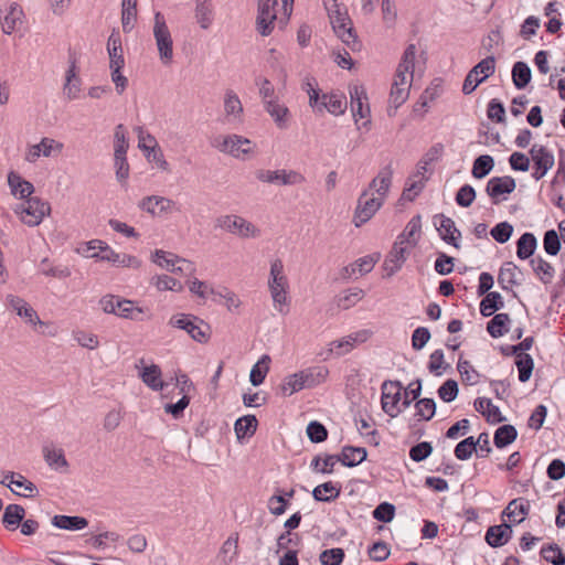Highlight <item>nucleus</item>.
I'll use <instances>...</instances> for the list:
<instances>
[{
    "instance_id": "20e7f679",
    "label": "nucleus",
    "mask_w": 565,
    "mask_h": 565,
    "mask_svg": "<svg viewBox=\"0 0 565 565\" xmlns=\"http://www.w3.org/2000/svg\"><path fill=\"white\" fill-rule=\"evenodd\" d=\"M51 211V206L47 202L40 200L39 198H30L19 203L14 207V213L19 218L28 226L39 225L43 217Z\"/></svg>"
},
{
    "instance_id": "f03ea898",
    "label": "nucleus",
    "mask_w": 565,
    "mask_h": 565,
    "mask_svg": "<svg viewBox=\"0 0 565 565\" xmlns=\"http://www.w3.org/2000/svg\"><path fill=\"white\" fill-rule=\"evenodd\" d=\"M268 289L275 310L281 315H287L290 306L289 281L281 259L277 258L270 263Z\"/></svg>"
},
{
    "instance_id": "4d7b16f0",
    "label": "nucleus",
    "mask_w": 565,
    "mask_h": 565,
    "mask_svg": "<svg viewBox=\"0 0 565 565\" xmlns=\"http://www.w3.org/2000/svg\"><path fill=\"white\" fill-rule=\"evenodd\" d=\"M129 148L128 139L126 137V129L122 124L115 127L114 132V157L127 156Z\"/></svg>"
},
{
    "instance_id": "9b49d317",
    "label": "nucleus",
    "mask_w": 565,
    "mask_h": 565,
    "mask_svg": "<svg viewBox=\"0 0 565 565\" xmlns=\"http://www.w3.org/2000/svg\"><path fill=\"white\" fill-rule=\"evenodd\" d=\"M256 178L264 183L295 185L305 182V177L294 170H257Z\"/></svg>"
},
{
    "instance_id": "ea45409f",
    "label": "nucleus",
    "mask_w": 565,
    "mask_h": 565,
    "mask_svg": "<svg viewBox=\"0 0 565 565\" xmlns=\"http://www.w3.org/2000/svg\"><path fill=\"white\" fill-rule=\"evenodd\" d=\"M323 102L318 106V110L327 109L332 115H342L347 108V100L343 96L337 94L322 95Z\"/></svg>"
},
{
    "instance_id": "f704fd0d",
    "label": "nucleus",
    "mask_w": 565,
    "mask_h": 565,
    "mask_svg": "<svg viewBox=\"0 0 565 565\" xmlns=\"http://www.w3.org/2000/svg\"><path fill=\"white\" fill-rule=\"evenodd\" d=\"M530 511V503L520 498L509 502L508 507L503 511V515H507L512 522L521 523Z\"/></svg>"
},
{
    "instance_id": "c03bdc74",
    "label": "nucleus",
    "mask_w": 565,
    "mask_h": 565,
    "mask_svg": "<svg viewBox=\"0 0 565 565\" xmlns=\"http://www.w3.org/2000/svg\"><path fill=\"white\" fill-rule=\"evenodd\" d=\"M512 82L518 89H523L527 86L532 78L530 66L522 61L515 62L511 71Z\"/></svg>"
},
{
    "instance_id": "6e6d98bb",
    "label": "nucleus",
    "mask_w": 565,
    "mask_h": 565,
    "mask_svg": "<svg viewBox=\"0 0 565 565\" xmlns=\"http://www.w3.org/2000/svg\"><path fill=\"white\" fill-rule=\"evenodd\" d=\"M422 228L420 216H413L406 224L402 234L398 235L397 241H404L406 243L416 244V237L419 235Z\"/></svg>"
},
{
    "instance_id": "de8ad7c7",
    "label": "nucleus",
    "mask_w": 565,
    "mask_h": 565,
    "mask_svg": "<svg viewBox=\"0 0 565 565\" xmlns=\"http://www.w3.org/2000/svg\"><path fill=\"white\" fill-rule=\"evenodd\" d=\"M257 428V419L254 415L242 416L234 424L235 434L238 439L254 435Z\"/></svg>"
},
{
    "instance_id": "13d9d810",
    "label": "nucleus",
    "mask_w": 565,
    "mask_h": 565,
    "mask_svg": "<svg viewBox=\"0 0 565 565\" xmlns=\"http://www.w3.org/2000/svg\"><path fill=\"white\" fill-rule=\"evenodd\" d=\"M515 365L519 371V381L523 383L529 381L534 367V361L532 356L527 353L518 354Z\"/></svg>"
},
{
    "instance_id": "c9c22d12",
    "label": "nucleus",
    "mask_w": 565,
    "mask_h": 565,
    "mask_svg": "<svg viewBox=\"0 0 565 565\" xmlns=\"http://www.w3.org/2000/svg\"><path fill=\"white\" fill-rule=\"evenodd\" d=\"M511 319L508 313H497L487 324V331L494 338H501L507 334L510 330Z\"/></svg>"
},
{
    "instance_id": "7ed1b4c3",
    "label": "nucleus",
    "mask_w": 565,
    "mask_h": 565,
    "mask_svg": "<svg viewBox=\"0 0 565 565\" xmlns=\"http://www.w3.org/2000/svg\"><path fill=\"white\" fill-rule=\"evenodd\" d=\"M211 145L220 152L241 160L246 159L247 156L253 153L255 148L250 139L236 134L217 136L212 140Z\"/></svg>"
},
{
    "instance_id": "a19ab883",
    "label": "nucleus",
    "mask_w": 565,
    "mask_h": 565,
    "mask_svg": "<svg viewBox=\"0 0 565 565\" xmlns=\"http://www.w3.org/2000/svg\"><path fill=\"white\" fill-rule=\"evenodd\" d=\"M537 247V239L533 233H523L516 242V256L524 260L533 256Z\"/></svg>"
},
{
    "instance_id": "9d476101",
    "label": "nucleus",
    "mask_w": 565,
    "mask_h": 565,
    "mask_svg": "<svg viewBox=\"0 0 565 565\" xmlns=\"http://www.w3.org/2000/svg\"><path fill=\"white\" fill-rule=\"evenodd\" d=\"M383 204L381 198L372 195L369 190H364L358 201L353 222L356 227L366 223L380 210Z\"/></svg>"
},
{
    "instance_id": "58836bf2",
    "label": "nucleus",
    "mask_w": 565,
    "mask_h": 565,
    "mask_svg": "<svg viewBox=\"0 0 565 565\" xmlns=\"http://www.w3.org/2000/svg\"><path fill=\"white\" fill-rule=\"evenodd\" d=\"M341 493V487H338L332 481H327L317 486L312 490V497L319 502H332L339 498Z\"/></svg>"
},
{
    "instance_id": "69168bd1",
    "label": "nucleus",
    "mask_w": 565,
    "mask_h": 565,
    "mask_svg": "<svg viewBox=\"0 0 565 565\" xmlns=\"http://www.w3.org/2000/svg\"><path fill=\"white\" fill-rule=\"evenodd\" d=\"M178 257L179 256L172 253H168L162 249H156V252L152 254V262L161 268L172 273V268H175Z\"/></svg>"
},
{
    "instance_id": "37998d69",
    "label": "nucleus",
    "mask_w": 565,
    "mask_h": 565,
    "mask_svg": "<svg viewBox=\"0 0 565 565\" xmlns=\"http://www.w3.org/2000/svg\"><path fill=\"white\" fill-rule=\"evenodd\" d=\"M306 388L316 387L323 383L329 374L326 366H311L300 371Z\"/></svg>"
},
{
    "instance_id": "49530a36",
    "label": "nucleus",
    "mask_w": 565,
    "mask_h": 565,
    "mask_svg": "<svg viewBox=\"0 0 565 565\" xmlns=\"http://www.w3.org/2000/svg\"><path fill=\"white\" fill-rule=\"evenodd\" d=\"M195 19L200 26L204 30L209 29L213 22V6L211 1L198 0L195 7Z\"/></svg>"
},
{
    "instance_id": "f3484780",
    "label": "nucleus",
    "mask_w": 565,
    "mask_h": 565,
    "mask_svg": "<svg viewBox=\"0 0 565 565\" xmlns=\"http://www.w3.org/2000/svg\"><path fill=\"white\" fill-rule=\"evenodd\" d=\"M169 324L188 332L198 342L206 341V333L198 324V319L191 315L178 313L170 318Z\"/></svg>"
},
{
    "instance_id": "c85d7f7f",
    "label": "nucleus",
    "mask_w": 565,
    "mask_h": 565,
    "mask_svg": "<svg viewBox=\"0 0 565 565\" xmlns=\"http://www.w3.org/2000/svg\"><path fill=\"white\" fill-rule=\"evenodd\" d=\"M116 312L115 316L129 319L135 321H142L145 309L141 307H136L132 300L120 298L116 301Z\"/></svg>"
},
{
    "instance_id": "bb28decb",
    "label": "nucleus",
    "mask_w": 565,
    "mask_h": 565,
    "mask_svg": "<svg viewBox=\"0 0 565 565\" xmlns=\"http://www.w3.org/2000/svg\"><path fill=\"white\" fill-rule=\"evenodd\" d=\"M141 381L152 391H162L167 384L162 380V372L159 365L151 364L145 366L139 373Z\"/></svg>"
},
{
    "instance_id": "aec40b11",
    "label": "nucleus",
    "mask_w": 565,
    "mask_h": 565,
    "mask_svg": "<svg viewBox=\"0 0 565 565\" xmlns=\"http://www.w3.org/2000/svg\"><path fill=\"white\" fill-rule=\"evenodd\" d=\"M407 248L404 246V241H396L386 256L383 269L387 277L397 273L406 260Z\"/></svg>"
},
{
    "instance_id": "f8f14e48",
    "label": "nucleus",
    "mask_w": 565,
    "mask_h": 565,
    "mask_svg": "<svg viewBox=\"0 0 565 565\" xmlns=\"http://www.w3.org/2000/svg\"><path fill=\"white\" fill-rule=\"evenodd\" d=\"M515 180L510 175L492 177L486 184V193L493 204L507 200V195L515 190Z\"/></svg>"
},
{
    "instance_id": "79ce46f5",
    "label": "nucleus",
    "mask_w": 565,
    "mask_h": 565,
    "mask_svg": "<svg viewBox=\"0 0 565 565\" xmlns=\"http://www.w3.org/2000/svg\"><path fill=\"white\" fill-rule=\"evenodd\" d=\"M519 271V267L514 263H504L498 275V282L500 284L501 288L504 290H510L513 286L519 285L516 280V274Z\"/></svg>"
},
{
    "instance_id": "4c0bfd02",
    "label": "nucleus",
    "mask_w": 565,
    "mask_h": 565,
    "mask_svg": "<svg viewBox=\"0 0 565 565\" xmlns=\"http://www.w3.org/2000/svg\"><path fill=\"white\" fill-rule=\"evenodd\" d=\"M380 259L379 254L367 255L359 258L354 264H351L343 268V275L351 277L353 274L359 271L361 275L370 273L376 262Z\"/></svg>"
},
{
    "instance_id": "a211bd4d",
    "label": "nucleus",
    "mask_w": 565,
    "mask_h": 565,
    "mask_svg": "<svg viewBox=\"0 0 565 565\" xmlns=\"http://www.w3.org/2000/svg\"><path fill=\"white\" fill-rule=\"evenodd\" d=\"M6 302L10 309H12L19 317L25 319L28 323L40 327L45 326L36 311L24 299L14 295H8L6 297Z\"/></svg>"
},
{
    "instance_id": "603ef678",
    "label": "nucleus",
    "mask_w": 565,
    "mask_h": 565,
    "mask_svg": "<svg viewBox=\"0 0 565 565\" xmlns=\"http://www.w3.org/2000/svg\"><path fill=\"white\" fill-rule=\"evenodd\" d=\"M518 437V430L512 425L500 426L493 437V443L497 448H504L512 444Z\"/></svg>"
},
{
    "instance_id": "6e6552de",
    "label": "nucleus",
    "mask_w": 565,
    "mask_h": 565,
    "mask_svg": "<svg viewBox=\"0 0 565 565\" xmlns=\"http://www.w3.org/2000/svg\"><path fill=\"white\" fill-rule=\"evenodd\" d=\"M530 160L533 162V171L531 177L539 181L543 179L547 172L554 167V153L545 146L534 143L530 151Z\"/></svg>"
},
{
    "instance_id": "e433bc0d",
    "label": "nucleus",
    "mask_w": 565,
    "mask_h": 565,
    "mask_svg": "<svg viewBox=\"0 0 565 565\" xmlns=\"http://www.w3.org/2000/svg\"><path fill=\"white\" fill-rule=\"evenodd\" d=\"M22 9L17 3H11L6 10L2 19V30L6 34H11L22 23Z\"/></svg>"
},
{
    "instance_id": "dca6fc26",
    "label": "nucleus",
    "mask_w": 565,
    "mask_h": 565,
    "mask_svg": "<svg viewBox=\"0 0 565 565\" xmlns=\"http://www.w3.org/2000/svg\"><path fill=\"white\" fill-rule=\"evenodd\" d=\"M433 223L440 238L445 243L452 245L455 248L460 247L459 239L461 237V233L450 217L444 214H437L434 216Z\"/></svg>"
},
{
    "instance_id": "bf43d9fd",
    "label": "nucleus",
    "mask_w": 565,
    "mask_h": 565,
    "mask_svg": "<svg viewBox=\"0 0 565 565\" xmlns=\"http://www.w3.org/2000/svg\"><path fill=\"white\" fill-rule=\"evenodd\" d=\"M303 388H306V385L300 371L288 375L281 384V392L286 396H291Z\"/></svg>"
},
{
    "instance_id": "4468645a",
    "label": "nucleus",
    "mask_w": 565,
    "mask_h": 565,
    "mask_svg": "<svg viewBox=\"0 0 565 565\" xmlns=\"http://www.w3.org/2000/svg\"><path fill=\"white\" fill-rule=\"evenodd\" d=\"M416 56V46L414 44H409L402 56V60L397 66L393 84H397L398 86L411 87V79L413 77L414 72V63Z\"/></svg>"
},
{
    "instance_id": "0eeeda50",
    "label": "nucleus",
    "mask_w": 565,
    "mask_h": 565,
    "mask_svg": "<svg viewBox=\"0 0 565 565\" xmlns=\"http://www.w3.org/2000/svg\"><path fill=\"white\" fill-rule=\"evenodd\" d=\"M495 71V57L487 56L476 64L466 75L462 84V93L471 94L481 83L490 77Z\"/></svg>"
},
{
    "instance_id": "0e129e2a",
    "label": "nucleus",
    "mask_w": 565,
    "mask_h": 565,
    "mask_svg": "<svg viewBox=\"0 0 565 565\" xmlns=\"http://www.w3.org/2000/svg\"><path fill=\"white\" fill-rule=\"evenodd\" d=\"M475 451V437L469 436L456 445L454 455L458 460H468Z\"/></svg>"
},
{
    "instance_id": "3c124183",
    "label": "nucleus",
    "mask_w": 565,
    "mask_h": 565,
    "mask_svg": "<svg viewBox=\"0 0 565 565\" xmlns=\"http://www.w3.org/2000/svg\"><path fill=\"white\" fill-rule=\"evenodd\" d=\"M121 23L124 32H130L137 18V0H122Z\"/></svg>"
},
{
    "instance_id": "774afa93",
    "label": "nucleus",
    "mask_w": 565,
    "mask_h": 565,
    "mask_svg": "<svg viewBox=\"0 0 565 565\" xmlns=\"http://www.w3.org/2000/svg\"><path fill=\"white\" fill-rule=\"evenodd\" d=\"M542 555L545 561L552 563L553 565L565 564V554L562 552L557 544H551L547 547H543Z\"/></svg>"
},
{
    "instance_id": "a878e982",
    "label": "nucleus",
    "mask_w": 565,
    "mask_h": 565,
    "mask_svg": "<svg viewBox=\"0 0 565 565\" xmlns=\"http://www.w3.org/2000/svg\"><path fill=\"white\" fill-rule=\"evenodd\" d=\"M81 86H82V81L77 76L76 61L72 60L70 62L68 70L66 71L65 84L63 86V92L70 100H73V99H76L79 97Z\"/></svg>"
},
{
    "instance_id": "6ab92c4d",
    "label": "nucleus",
    "mask_w": 565,
    "mask_h": 565,
    "mask_svg": "<svg viewBox=\"0 0 565 565\" xmlns=\"http://www.w3.org/2000/svg\"><path fill=\"white\" fill-rule=\"evenodd\" d=\"M63 149V143L58 142L54 139L44 137L41 139V141L36 145H33L29 148L25 160L28 162H35L41 156L43 157H51L54 154L61 153Z\"/></svg>"
},
{
    "instance_id": "ddd939ff",
    "label": "nucleus",
    "mask_w": 565,
    "mask_h": 565,
    "mask_svg": "<svg viewBox=\"0 0 565 565\" xmlns=\"http://www.w3.org/2000/svg\"><path fill=\"white\" fill-rule=\"evenodd\" d=\"M177 203L166 196L148 195L138 203L139 210L150 214L152 217H161L166 214L172 213L175 210Z\"/></svg>"
},
{
    "instance_id": "052dcab7",
    "label": "nucleus",
    "mask_w": 565,
    "mask_h": 565,
    "mask_svg": "<svg viewBox=\"0 0 565 565\" xmlns=\"http://www.w3.org/2000/svg\"><path fill=\"white\" fill-rule=\"evenodd\" d=\"M339 461L335 455L316 456L310 463V467L321 473H332L334 465Z\"/></svg>"
},
{
    "instance_id": "680f3d73",
    "label": "nucleus",
    "mask_w": 565,
    "mask_h": 565,
    "mask_svg": "<svg viewBox=\"0 0 565 565\" xmlns=\"http://www.w3.org/2000/svg\"><path fill=\"white\" fill-rule=\"evenodd\" d=\"M151 284L160 291H181L183 289V286L179 280L167 275L154 276L151 279Z\"/></svg>"
},
{
    "instance_id": "2f4dec72",
    "label": "nucleus",
    "mask_w": 565,
    "mask_h": 565,
    "mask_svg": "<svg viewBox=\"0 0 565 565\" xmlns=\"http://www.w3.org/2000/svg\"><path fill=\"white\" fill-rule=\"evenodd\" d=\"M8 183L11 189V193L21 200L30 199V195L34 191V186L31 182L22 179L19 174L10 172L8 175Z\"/></svg>"
},
{
    "instance_id": "09e8293b",
    "label": "nucleus",
    "mask_w": 565,
    "mask_h": 565,
    "mask_svg": "<svg viewBox=\"0 0 565 565\" xmlns=\"http://www.w3.org/2000/svg\"><path fill=\"white\" fill-rule=\"evenodd\" d=\"M366 331H363L361 333H356L355 335H348L341 340L332 341L330 343L329 351L338 356L347 354L353 349L355 342L363 340L361 335H364Z\"/></svg>"
},
{
    "instance_id": "7c9ffc66",
    "label": "nucleus",
    "mask_w": 565,
    "mask_h": 565,
    "mask_svg": "<svg viewBox=\"0 0 565 565\" xmlns=\"http://www.w3.org/2000/svg\"><path fill=\"white\" fill-rule=\"evenodd\" d=\"M367 451L363 447L344 446L338 455L339 461L345 467H355L366 459Z\"/></svg>"
},
{
    "instance_id": "423d86ee",
    "label": "nucleus",
    "mask_w": 565,
    "mask_h": 565,
    "mask_svg": "<svg viewBox=\"0 0 565 565\" xmlns=\"http://www.w3.org/2000/svg\"><path fill=\"white\" fill-rule=\"evenodd\" d=\"M215 226L242 238H255L260 235V230L252 222L235 214L218 216Z\"/></svg>"
},
{
    "instance_id": "8fccbe9b",
    "label": "nucleus",
    "mask_w": 565,
    "mask_h": 565,
    "mask_svg": "<svg viewBox=\"0 0 565 565\" xmlns=\"http://www.w3.org/2000/svg\"><path fill=\"white\" fill-rule=\"evenodd\" d=\"M25 510L20 504H9L2 515V523L8 529H15L23 521Z\"/></svg>"
},
{
    "instance_id": "39448f33",
    "label": "nucleus",
    "mask_w": 565,
    "mask_h": 565,
    "mask_svg": "<svg viewBox=\"0 0 565 565\" xmlns=\"http://www.w3.org/2000/svg\"><path fill=\"white\" fill-rule=\"evenodd\" d=\"M153 36L159 51L160 61L169 65L173 58V41L161 12L154 13Z\"/></svg>"
},
{
    "instance_id": "2eb2a0df",
    "label": "nucleus",
    "mask_w": 565,
    "mask_h": 565,
    "mask_svg": "<svg viewBox=\"0 0 565 565\" xmlns=\"http://www.w3.org/2000/svg\"><path fill=\"white\" fill-rule=\"evenodd\" d=\"M351 111L355 122L360 119H367L370 117V106L367 104V96L362 85H351L349 87Z\"/></svg>"
},
{
    "instance_id": "338daca9",
    "label": "nucleus",
    "mask_w": 565,
    "mask_h": 565,
    "mask_svg": "<svg viewBox=\"0 0 565 565\" xmlns=\"http://www.w3.org/2000/svg\"><path fill=\"white\" fill-rule=\"evenodd\" d=\"M344 551L340 547H333L321 552L319 559L322 565H341L344 559Z\"/></svg>"
},
{
    "instance_id": "c756f323",
    "label": "nucleus",
    "mask_w": 565,
    "mask_h": 565,
    "mask_svg": "<svg viewBox=\"0 0 565 565\" xmlns=\"http://www.w3.org/2000/svg\"><path fill=\"white\" fill-rule=\"evenodd\" d=\"M530 266L542 284L548 285L553 281L555 269L544 258L541 256L531 258Z\"/></svg>"
},
{
    "instance_id": "412c9836",
    "label": "nucleus",
    "mask_w": 565,
    "mask_h": 565,
    "mask_svg": "<svg viewBox=\"0 0 565 565\" xmlns=\"http://www.w3.org/2000/svg\"><path fill=\"white\" fill-rule=\"evenodd\" d=\"M244 108L238 95L227 89L224 94V114L228 124H241L243 121Z\"/></svg>"
},
{
    "instance_id": "393cba45",
    "label": "nucleus",
    "mask_w": 565,
    "mask_h": 565,
    "mask_svg": "<svg viewBox=\"0 0 565 565\" xmlns=\"http://www.w3.org/2000/svg\"><path fill=\"white\" fill-rule=\"evenodd\" d=\"M264 108L278 128L285 129L288 127L290 111L285 104L278 100V98L268 100V103L264 105Z\"/></svg>"
},
{
    "instance_id": "f257e3e1",
    "label": "nucleus",
    "mask_w": 565,
    "mask_h": 565,
    "mask_svg": "<svg viewBox=\"0 0 565 565\" xmlns=\"http://www.w3.org/2000/svg\"><path fill=\"white\" fill-rule=\"evenodd\" d=\"M323 4L335 35L352 50L359 49L360 43L347 6L339 0H323Z\"/></svg>"
},
{
    "instance_id": "4be33fe9",
    "label": "nucleus",
    "mask_w": 565,
    "mask_h": 565,
    "mask_svg": "<svg viewBox=\"0 0 565 565\" xmlns=\"http://www.w3.org/2000/svg\"><path fill=\"white\" fill-rule=\"evenodd\" d=\"M393 170L391 166H386L383 168L377 175L372 180L369 185V192L374 195L377 194V198H381L384 201V198L387 195L388 190L392 184Z\"/></svg>"
},
{
    "instance_id": "e2e57ef3",
    "label": "nucleus",
    "mask_w": 565,
    "mask_h": 565,
    "mask_svg": "<svg viewBox=\"0 0 565 565\" xmlns=\"http://www.w3.org/2000/svg\"><path fill=\"white\" fill-rule=\"evenodd\" d=\"M364 297V291L361 288H351L343 292L338 298V307L342 309H349L356 305Z\"/></svg>"
},
{
    "instance_id": "72a5a7b5",
    "label": "nucleus",
    "mask_w": 565,
    "mask_h": 565,
    "mask_svg": "<svg viewBox=\"0 0 565 565\" xmlns=\"http://www.w3.org/2000/svg\"><path fill=\"white\" fill-rule=\"evenodd\" d=\"M52 524L62 530L67 531H79L87 526L88 521L78 515H54L52 518Z\"/></svg>"
},
{
    "instance_id": "a18cd8bd",
    "label": "nucleus",
    "mask_w": 565,
    "mask_h": 565,
    "mask_svg": "<svg viewBox=\"0 0 565 565\" xmlns=\"http://www.w3.org/2000/svg\"><path fill=\"white\" fill-rule=\"evenodd\" d=\"M504 307V301L502 296L497 291H491L486 294V296L480 301V313L483 317H490L494 313V311L500 310Z\"/></svg>"
},
{
    "instance_id": "864d4df0",
    "label": "nucleus",
    "mask_w": 565,
    "mask_h": 565,
    "mask_svg": "<svg viewBox=\"0 0 565 565\" xmlns=\"http://www.w3.org/2000/svg\"><path fill=\"white\" fill-rule=\"evenodd\" d=\"M269 362L270 358L265 354L253 365L249 373V381L252 385L259 386L264 382L269 371Z\"/></svg>"
},
{
    "instance_id": "5701e85b",
    "label": "nucleus",
    "mask_w": 565,
    "mask_h": 565,
    "mask_svg": "<svg viewBox=\"0 0 565 565\" xmlns=\"http://www.w3.org/2000/svg\"><path fill=\"white\" fill-rule=\"evenodd\" d=\"M43 457L47 466L55 471H66L68 462L62 448L53 444H45L42 448Z\"/></svg>"
},
{
    "instance_id": "1a4fd4ad",
    "label": "nucleus",
    "mask_w": 565,
    "mask_h": 565,
    "mask_svg": "<svg viewBox=\"0 0 565 565\" xmlns=\"http://www.w3.org/2000/svg\"><path fill=\"white\" fill-rule=\"evenodd\" d=\"M381 388L383 412L392 418L397 417L402 413V407L399 406L402 384L397 381H385Z\"/></svg>"
},
{
    "instance_id": "cd10ccee",
    "label": "nucleus",
    "mask_w": 565,
    "mask_h": 565,
    "mask_svg": "<svg viewBox=\"0 0 565 565\" xmlns=\"http://www.w3.org/2000/svg\"><path fill=\"white\" fill-rule=\"evenodd\" d=\"M512 534V529L509 524H500L490 526L486 532V542L491 547H501L503 546L510 539Z\"/></svg>"
},
{
    "instance_id": "b1692460",
    "label": "nucleus",
    "mask_w": 565,
    "mask_h": 565,
    "mask_svg": "<svg viewBox=\"0 0 565 565\" xmlns=\"http://www.w3.org/2000/svg\"><path fill=\"white\" fill-rule=\"evenodd\" d=\"M295 495V490L276 488L275 494L268 499V510L273 515H281L286 512L289 500Z\"/></svg>"
},
{
    "instance_id": "473e14b6",
    "label": "nucleus",
    "mask_w": 565,
    "mask_h": 565,
    "mask_svg": "<svg viewBox=\"0 0 565 565\" xmlns=\"http://www.w3.org/2000/svg\"><path fill=\"white\" fill-rule=\"evenodd\" d=\"M475 408L483 416H486L488 422L501 423L505 420V417L502 416L500 408L493 405L490 398L478 397L475 401Z\"/></svg>"
},
{
    "instance_id": "5fc2aeb1",
    "label": "nucleus",
    "mask_w": 565,
    "mask_h": 565,
    "mask_svg": "<svg viewBox=\"0 0 565 565\" xmlns=\"http://www.w3.org/2000/svg\"><path fill=\"white\" fill-rule=\"evenodd\" d=\"M494 167V159L489 154L477 157L472 164L471 173L476 179L486 178Z\"/></svg>"
}]
</instances>
